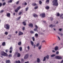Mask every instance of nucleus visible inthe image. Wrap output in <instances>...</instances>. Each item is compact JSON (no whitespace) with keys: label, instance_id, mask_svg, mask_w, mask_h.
<instances>
[{"label":"nucleus","instance_id":"cd10ccee","mask_svg":"<svg viewBox=\"0 0 63 63\" xmlns=\"http://www.w3.org/2000/svg\"><path fill=\"white\" fill-rule=\"evenodd\" d=\"M39 4H41L42 3V1L40 0L39 1Z\"/></svg>","mask_w":63,"mask_h":63},{"label":"nucleus","instance_id":"7ed1b4c3","mask_svg":"<svg viewBox=\"0 0 63 63\" xmlns=\"http://www.w3.org/2000/svg\"><path fill=\"white\" fill-rule=\"evenodd\" d=\"M1 55L2 56H8V54L6 53L4 51H2L1 52Z\"/></svg>","mask_w":63,"mask_h":63},{"label":"nucleus","instance_id":"6ab92c4d","mask_svg":"<svg viewBox=\"0 0 63 63\" xmlns=\"http://www.w3.org/2000/svg\"><path fill=\"white\" fill-rule=\"evenodd\" d=\"M6 63H10V61L9 60H7L6 61Z\"/></svg>","mask_w":63,"mask_h":63},{"label":"nucleus","instance_id":"c756f323","mask_svg":"<svg viewBox=\"0 0 63 63\" xmlns=\"http://www.w3.org/2000/svg\"><path fill=\"white\" fill-rule=\"evenodd\" d=\"M32 39L33 41H35V38L34 37H32Z\"/></svg>","mask_w":63,"mask_h":63},{"label":"nucleus","instance_id":"a19ab883","mask_svg":"<svg viewBox=\"0 0 63 63\" xmlns=\"http://www.w3.org/2000/svg\"><path fill=\"white\" fill-rule=\"evenodd\" d=\"M56 54H59V52L58 51L56 52Z\"/></svg>","mask_w":63,"mask_h":63},{"label":"nucleus","instance_id":"4468645a","mask_svg":"<svg viewBox=\"0 0 63 63\" xmlns=\"http://www.w3.org/2000/svg\"><path fill=\"white\" fill-rule=\"evenodd\" d=\"M45 9L46 10H48L49 9V7L47 6L45 7Z\"/></svg>","mask_w":63,"mask_h":63},{"label":"nucleus","instance_id":"a18cd8bd","mask_svg":"<svg viewBox=\"0 0 63 63\" xmlns=\"http://www.w3.org/2000/svg\"><path fill=\"white\" fill-rule=\"evenodd\" d=\"M38 8V6H36L35 7L34 9H37Z\"/></svg>","mask_w":63,"mask_h":63},{"label":"nucleus","instance_id":"bf43d9fd","mask_svg":"<svg viewBox=\"0 0 63 63\" xmlns=\"http://www.w3.org/2000/svg\"><path fill=\"white\" fill-rule=\"evenodd\" d=\"M27 47L28 49L29 50V49H30V47H29V46H28Z\"/></svg>","mask_w":63,"mask_h":63},{"label":"nucleus","instance_id":"6e6d98bb","mask_svg":"<svg viewBox=\"0 0 63 63\" xmlns=\"http://www.w3.org/2000/svg\"><path fill=\"white\" fill-rule=\"evenodd\" d=\"M3 6L5 5H6V3L5 2H4L3 3Z\"/></svg>","mask_w":63,"mask_h":63},{"label":"nucleus","instance_id":"b1692460","mask_svg":"<svg viewBox=\"0 0 63 63\" xmlns=\"http://www.w3.org/2000/svg\"><path fill=\"white\" fill-rule=\"evenodd\" d=\"M16 63H20V61H16Z\"/></svg>","mask_w":63,"mask_h":63},{"label":"nucleus","instance_id":"72a5a7b5","mask_svg":"<svg viewBox=\"0 0 63 63\" xmlns=\"http://www.w3.org/2000/svg\"><path fill=\"white\" fill-rule=\"evenodd\" d=\"M40 45V43H37L36 45V46L37 47H38L39 46V45Z\"/></svg>","mask_w":63,"mask_h":63},{"label":"nucleus","instance_id":"4d7b16f0","mask_svg":"<svg viewBox=\"0 0 63 63\" xmlns=\"http://www.w3.org/2000/svg\"><path fill=\"white\" fill-rule=\"evenodd\" d=\"M58 38L59 39V40H60L61 39H60V38L59 37V36H58Z\"/></svg>","mask_w":63,"mask_h":63},{"label":"nucleus","instance_id":"7c9ffc66","mask_svg":"<svg viewBox=\"0 0 63 63\" xmlns=\"http://www.w3.org/2000/svg\"><path fill=\"white\" fill-rule=\"evenodd\" d=\"M22 14V12H20L19 13H18V15H19V16H20V15H21V14Z\"/></svg>","mask_w":63,"mask_h":63},{"label":"nucleus","instance_id":"20e7f679","mask_svg":"<svg viewBox=\"0 0 63 63\" xmlns=\"http://www.w3.org/2000/svg\"><path fill=\"white\" fill-rule=\"evenodd\" d=\"M40 16H42L41 17H45L46 16V14L45 13H42L40 14Z\"/></svg>","mask_w":63,"mask_h":63},{"label":"nucleus","instance_id":"5701e85b","mask_svg":"<svg viewBox=\"0 0 63 63\" xmlns=\"http://www.w3.org/2000/svg\"><path fill=\"white\" fill-rule=\"evenodd\" d=\"M20 55L19 53H18L17 54V57H20Z\"/></svg>","mask_w":63,"mask_h":63},{"label":"nucleus","instance_id":"8fccbe9b","mask_svg":"<svg viewBox=\"0 0 63 63\" xmlns=\"http://www.w3.org/2000/svg\"><path fill=\"white\" fill-rule=\"evenodd\" d=\"M2 5V4L1 3H0V7H1Z\"/></svg>","mask_w":63,"mask_h":63},{"label":"nucleus","instance_id":"f8f14e48","mask_svg":"<svg viewBox=\"0 0 63 63\" xmlns=\"http://www.w3.org/2000/svg\"><path fill=\"white\" fill-rule=\"evenodd\" d=\"M32 5L33 6H37V4L35 3H32Z\"/></svg>","mask_w":63,"mask_h":63},{"label":"nucleus","instance_id":"f3484780","mask_svg":"<svg viewBox=\"0 0 63 63\" xmlns=\"http://www.w3.org/2000/svg\"><path fill=\"white\" fill-rule=\"evenodd\" d=\"M37 62L38 63H39V62H40V60L39 58H37Z\"/></svg>","mask_w":63,"mask_h":63},{"label":"nucleus","instance_id":"6e6552de","mask_svg":"<svg viewBox=\"0 0 63 63\" xmlns=\"http://www.w3.org/2000/svg\"><path fill=\"white\" fill-rule=\"evenodd\" d=\"M10 53H11L12 52V51H13V47H11L10 48Z\"/></svg>","mask_w":63,"mask_h":63},{"label":"nucleus","instance_id":"9d476101","mask_svg":"<svg viewBox=\"0 0 63 63\" xmlns=\"http://www.w3.org/2000/svg\"><path fill=\"white\" fill-rule=\"evenodd\" d=\"M6 16L7 17H10L11 16V14L10 13H7Z\"/></svg>","mask_w":63,"mask_h":63},{"label":"nucleus","instance_id":"79ce46f5","mask_svg":"<svg viewBox=\"0 0 63 63\" xmlns=\"http://www.w3.org/2000/svg\"><path fill=\"white\" fill-rule=\"evenodd\" d=\"M8 32H5V35H8Z\"/></svg>","mask_w":63,"mask_h":63},{"label":"nucleus","instance_id":"2f4dec72","mask_svg":"<svg viewBox=\"0 0 63 63\" xmlns=\"http://www.w3.org/2000/svg\"><path fill=\"white\" fill-rule=\"evenodd\" d=\"M46 60V57H44V59H43V61H45V60Z\"/></svg>","mask_w":63,"mask_h":63},{"label":"nucleus","instance_id":"37998d69","mask_svg":"<svg viewBox=\"0 0 63 63\" xmlns=\"http://www.w3.org/2000/svg\"><path fill=\"white\" fill-rule=\"evenodd\" d=\"M28 7H27L26 8V11H27L28 10Z\"/></svg>","mask_w":63,"mask_h":63},{"label":"nucleus","instance_id":"2eb2a0df","mask_svg":"<svg viewBox=\"0 0 63 63\" xmlns=\"http://www.w3.org/2000/svg\"><path fill=\"white\" fill-rule=\"evenodd\" d=\"M2 46H5L6 45V43H5V42H3L2 43Z\"/></svg>","mask_w":63,"mask_h":63},{"label":"nucleus","instance_id":"39448f33","mask_svg":"<svg viewBox=\"0 0 63 63\" xmlns=\"http://www.w3.org/2000/svg\"><path fill=\"white\" fill-rule=\"evenodd\" d=\"M20 9V6H19L15 10V12L16 13H17L19 10V9Z\"/></svg>","mask_w":63,"mask_h":63},{"label":"nucleus","instance_id":"f257e3e1","mask_svg":"<svg viewBox=\"0 0 63 63\" xmlns=\"http://www.w3.org/2000/svg\"><path fill=\"white\" fill-rule=\"evenodd\" d=\"M58 1L57 0H54L52 1V3H53V6H58V3L57 2Z\"/></svg>","mask_w":63,"mask_h":63},{"label":"nucleus","instance_id":"de8ad7c7","mask_svg":"<svg viewBox=\"0 0 63 63\" xmlns=\"http://www.w3.org/2000/svg\"><path fill=\"white\" fill-rule=\"evenodd\" d=\"M5 51L6 52H8V49L5 50Z\"/></svg>","mask_w":63,"mask_h":63},{"label":"nucleus","instance_id":"aec40b11","mask_svg":"<svg viewBox=\"0 0 63 63\" xmlns=\"http://www.w3.org/2000/svg\"><path fill=\"white\" fill-rule=\"evenodd\" d=\"M33 31H37V32L38 31L37 30V29L36 28L34 29H33Z\"/></svg>","mask_w":63,"mask_h":63},{"label":"nucleus","instance_id":"4c0bfd02","mask_svg":"<svg viewBox=\"0 0 63 63\" xmlns=\"http://www.w3.org/2000/svg\"><path fill=\"white\" fill-rule=\"evenodd\" d=\"M53 26V25H52V24H50V25L49 26V27H52Z\"/></svg>","mask_w":63,"mask_h":63},{"label":"nucleus","instance_id":"e433bc0d","mask_svg":"<svg viewBox=\"0 0 63 63\" xmlns=\"http://www.w3.org/2000/svg\"><path fill=\"white\" fill-rule=\"evenodd\" d=\"M49 55H48L47 56H46V57L47 58V59H49Z\"/></svg>","mask_w":63,"mask_h":63},{"label":"nucleus","instance_id":"680f3d73","mask_svg":"<svg viewBox=\"0 0 63 63\" xmlns=\"http://www.w3.org/2000/svg\"><path fill=\"white\" fill-rule=\"evenodd\" d=\"M13 16H16V13H13Z\"/></svg>","mask_w":63,"mask_h":63},{"label":"nucleus","instance_id":"052dcab7","mask_svg":"<svg viewBox=\"0 0 63 63\" xmlns=\"http://www.w3.org/2000/svg\"><path fill=\"white\" fill-rule=\"evenodd\" d=\"M59 31H62V29L61 28V29H59Z\"/></svg>","mask_w":63,"mask_h":63},{"label":"nucleus","instance_id":"338daca9","mask_svg":"<svg viewBox=\"0 0 63 63\" xmlns=\"http://www.w3.org/2000/svg\"><path fill=\"white\" fill-rule=\"evenodd\" d=\"M25 63H29V62L28 61L27 62H25Z\"/></svg>","mask_w":63,"mask_h":63},{"label":"nucleus","instance_id":"69168bd1","mask_svg":"<svg viewBox=\"0 0 63 63\" xmlns=\"http://www.w3.org/2000/svg\"><path fill=\"white\" fill-rule=\"evenodd\" d=\"M13 7H14V8H16V6H15V5L14 6H13Z\"/></svg>","mask_w":63,"mask_h":63},{"label":"nucleus","instance_id":"58836bf2","mask_svg":"<svg viewBox=\"0 0 63 63\" xmlns=\"http://www.w3.org/2000/svg\"><path fill=\"white\" fill-rule=\"evenodd\" d=\"M54 56H55V55H51V57H54Z\"/></svg>","mask_w":63,"mask_h":63},{"label":"nucleus","instance_id":"e2e57ef3","mask_svg":"<svg viewBox=\"0 0 63 63\" xmlns=\"http://www.w3.org/2000/svg\"><path fill=\"white\" fill-rule=\"evenodd\" d=\"M53 27H55V25H54L51 27V28H52Z\"/></svg>","mask_w":63,"mask_h":63},{"label":"nucleus","instance_id":"dca6fc26","mask_svg":"<svg viewBox=\"0 0 63 63\" xmlns=\"http://www.w3.org/2000/svg\"><path fill=\"white\" fill-rule=\"evenodd\" d=\"M23 24L25 26L26 25V22H25L24 21L23 22H22Z\"/></svg>","mask_w":63,"mask_h":63},{"label":"nucleus","instance_id":"f03ea898","mask_svg":"<svg viewBox=\"0 0 63 63\" xmlns=\"http://www.w3.org/2000/svg\"><path fill=\"white\" fill-rule=\"evenodd\" d=\"M4 27L6 29L9 30L10 29V26L9 24H7L4 25Z\"/></svg>","mask_w":63,"mask_h":63},{"label":"nucleus","instance_id":"473e14b6","mask_svg":"<svg viewBox=\"0 0 63 63\" xmlns=\"http://www.w3.org/2000/svg\"><path fill=\"white\" fill-rule=\"evenodd\" d=\"M21 18V17L20 16L18 17V19H17V20H19Z\"/></svg>","mask_w":63,"mask_h":63},{"label":"nucleus","instance_id":"393cba45","mask_svg":"<svg viewBox=\"0 0 63 63\" xmlns=\"http://www.w3.org/2000/svg\"><path fill=\"white\" fill-rule=\"evenodd\" d=\"M33 16H34V17H37L38 15L36 14H34L33 15Z\"/></svg>","mask_w":63,"mask_h":63},{"label":"nucleus","instance_id":"603ef678","mask_svg":"<svg viewBox=\"0 0 63 63\" xmlns=\"http://www.w3.org/2000/svg\"><path fill=\"white\" fill-rule=\"evenodd\" d=\"M8 36H9V37H10V39H10L11 37H12V35H8Z\"/></svg>","mask_w":63,"mask_h":63},{"label":"nucleus","instance_id":"ddd939ff","mask_svg":"<svg viewBox=\"0 0 63 63\" xmlns=\"http://www.w3.org/2000/svg\"><path fill=\"white\" fill-rule=\"evenodd\" d=\"M55 50H57L58 49V47L56 46L55 47Z\"/></svg>","mask_w":63,"mask_h":63},{"label":"nucleus","instance_id":"c9c22d12","mask_svg":"<svg viewBox=\"0 0 63 63\" xmlns=\"http://www.w3.org/2000/svg\"><path fill=\"white\" fill-rule=\"evenodd\" d=\"M38 34L37 33H36L35 34V37H38Z\"/></svg>","mask_w":63,"mask_h":63},{"label":"nucleus","instance_id":"09e8293b","mask_svg":"<svg viewBox=\"0 0 63 63\" xmlns=\"http://www.w3.org/2000/svg\"><path fill=\"white\" fill-rule=\"evenodd\" d=\"M4 12V10H1L0 11V13H3Z\"/></svg>","mask_w":63,"mask_h":63},{"label":"nucleus","instance_id":"ea45409f","mask_svg":"<svg viewBox=\"0 0 63 63\" xmlns=\"http://www.w3.org/2000/svg\"><path fill=\"white\" fill-rule=\"evenodd\" d=\"M22 30L23 31H24V30H25V27H23Z\"/></svg>","mask_w":63,"mask_h":63},{"label":"nucleus","instance_id":"774afa93","mask_svg":"<svg viewBox=\"0 0 63 63\" xmlns=\"http://www.w3.org/2000/svg\"><path fill=\"white\" fill-rule=\"evenodd\" d=\"M35 47H36V45H34V48H35Z\"/></svg>","mask_w":63,"mask_h":63},{"label":"nucleus","instance_id":"13d9d810","mask_svg":"<svg viewBox=\"0 0 63 63\" xmlns=\"http://www.w3.org/2000/svg\"><path fill=\"white\" fill-rule=\"evenodd\" d=\"M18 3H19V1H18L16 2V4H18Z\"/></svg>","mask_w":63,"mask_h":63},{"label":"nucleus","instance_id":"864d4df0","mask_svg":"<svg viewBox=\"0 0 63 63\" xmlns=\"http://www.w3.org/2000/svg\"><path fill=\"white\" fill-rule=\"evenodd\" d=\"M59 35H61V36H63V33H59Z\"/></svg>","mask_w":63,"mask_h":63},{"label":"nucleus","instance_id":"423d86ee","mask_svg":"<svg viewBox=\"0 0 63 63\" xmlns=\"http://www.w3.org/2000/svg\"><path fill=\"white\" fill-rule=\"evenodd\" d=\"M56 58H57L58 59H61L62 58L60 56H56L55 57Z\"/></svg>","mask_w":63,"mask_h":63},{"label":"nucleus","instance_id":"9b49d317","mask_svg":"<svg viewBox=\"0 0 63 63\" xmlns=\"http://www.w3.org/2000/svg\"><path fill=\"white\" fill-rule=\"evenodd\" d=\"M23 35V33L21 31H19V36H20V35Z\"/></svg>","mask_w":63,"mask_h":63},{"label":"nucleus","instance_id":"a211bd4d","mask_svg":"<svg viewBox=\"0 0 63 63\" xmlns=\"http://www.w3.org/2000/svg\"><path fill=\"white\" fill-rule=\"evenodd\" d=\"M18 45H19V46H20V45H21V42H19L18 43Z\"/></svg>","mask_w":63,"mask_h":63},{"label":"nucleus","instance_id":"a878e982","mask_svg":"<svg viewBox=\"0 0 63 63\" xmlns=\"http://www.w3.org/2000/svg\"><path fill=\"white\" fill-rule=\"evenodd\" d=\"M19 49L20 51H21L22 50V47H20L19 48Z\"/></svg>","mask_w":63,"mask_h":63},{"label":"nucleus","instance_id":"412c9836","mask_svg":"<svg viewBox=\"0 0 63 63\" xmlns=\"http://www.w3.org/2000/svg\"><path fill=\"white\" fill-rule=\"evenodd\" d=\"M42 47V45H41L40 46H39L38 47V49H41Z\"/></svg>","mask_w":63,"mask_h":63},{"label":"nucleus","instance_id":"49530a36","mask_svg":"<svg viewBox=\"0 0 63 63\" xmlns=\"http://www.w3.org/2000/svg\"><path fill=\"white\" fill-rule=\"evenodd\" d=\"M49 0H47V1H46V3H49Z\"/></svg>","mask_w":63,"mask_h":63},{"label":"nucleus","instance_id":"3c124183","mask_svg":"<svg viewBox=\"0 0 63 63\" xmlns=\"http://www.w3.org/2000/svg\"><path fill=\"white\" fill-rule=\"evenodd\" d=\"M35 27L36 28V29H37V28H38V26L36 25L35 26Z\"/></svg>","mask_w":63,"mask_h":63},{"label":"nucleus","instance_id":"0e129e2a","mask_svg":"<svg viewBox=\"0 0 63 63\" xmlns=\"http://www.w3.org/2000/svg\"><path fill=\"white\" fill-rule=\"evenodd\" d=\"M21 61L22 62H23V59H22L21 60Z\"/></svg>","mask_w":63,"mask_h":63},{"label":"nucleus","instance_id":"f704fd0d","mask_svg":"<svg viewBox=\"0 0 63 63\" xmlns=\"http://www.w3.org/2000/svg\"><path fill=\"white\" fill-rule=\"evenodd\" d=\"M60 16V14L59 13H57V16Z\"/></svg>","mask_w":63,"mask_h":63},{"label":"nucleus","instance_id":"1a4fd4ad","mask_svg":"<svg viewBox=\"0 0 63 63\" xmlns=\"http://www.w3.org/2000/svg\"><path fill=\"white\" fill-rule=\"evenodd\" d=\"M29 55L28 54H27L26 55H25V56L24 57V59H27L28 57V56Z\"/></svg>","mask_w":63,"mask_h":63},{"label":"nucleus","instance_id":"c85d7f7f","mask_svg":"<svg viewBox=\"0 0 63 63\" xmlns=\"http://www.w3.org/2000/svg\"><path fill=\"white\" fill-rule=\"evenodd\" d=\"M12 0H10V1H8V3H12Z\"/></svg>","mask_w":63,"mask_h":63},{"label":"nucleus","instance_id":"4be33fe9","mask_svg":"<svg viewBox=\"0 0 63 63\" xmlns=\"http://www.w3.org/2000/svg\"><path fill=\"white\" fill-rule=\"evenodd\" d=\"M31 43L32 46H33L34 45V43L32 42V41H31Z\"/></svg>","mask_w":63,"mask_h":63},{"label":"nucleus","instance_id":"bb28decb","mask_svg":"<svg viewBox=\"0 0 63 63\" xmlns=\"http://www.w3.org/2000/svg\"><path fill=\"white\" fill-rule=\"evenodd\" d=\"M30 33H32V34H33V33H34V32L32 31H31L30 32Z\"/></svg>","mask_w":63,"mask_h":63},{"label":"nucleus","instance_id":"0eeeda50","mask_svg":"<svg viewBox=\"0 0 63 63\" xmlns=\"http://www.w3.org/2000/svg\"><path fill=\"white\" fill-rule=\"evenodd\" d=\"M28 26L30 27H33V24L32 23H30L28 24Z\"/></svg>","mask_w":63,"mask_h":63},{"label":"nucleus","instance_id":"5fc2aeb1","mask_svg":"<svg viewBox=\"0 0 63 63\" xmlns=\"http://www.w3.org/2000/svg\"><path fill=\"white\" fill-rule=\"evenodd\" d=\"M27 5V3L26 2L25 3L24 5H25V6Z\"/></svg>","mask_w":63,"mask_h":63},{"label":"nucleus","instance_id":"c03bdc74","mask_svg":"<svg viewBox=\"0 0 63 63\" xmlns=\"http://www.w3.org/2000/svg\"><path fill=\"white\" fill-rule=\"evenodd\" d=\"M12 56L11 54L9 55L8 56V57H11Z\"/></svg>","mask_w":63,"mask_h":63}]
</instances>
